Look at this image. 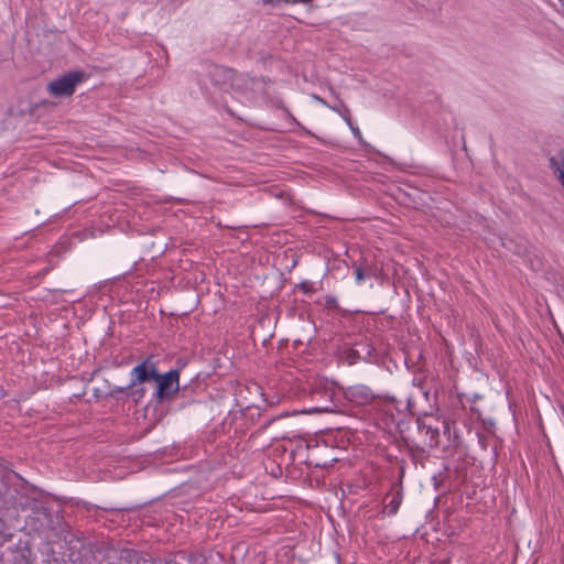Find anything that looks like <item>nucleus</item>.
<instances>
[{"label":"nucleus","instance_id":"12","mask_svg":"<svg viewBox=\"0 0 564 564\" xmlns=\"http://www.w3.org/2000/svg\"><path fill=\"white\" fill-rule=\"evenodd\" d=\"M265 3H272L273 0H263Z\"/></svg>","mask_w":564,"mask_h":564},{"label":"nucleus","instance_id":"8","mask_svg":"<svg viewBox=\"0 0 564 564\" xmlns=\"http://www.w3.org/2000/svg\"><path fill=\"white\" fill-rule=\"evenodd\" d=\"M356 279H357L358 281H361V280L364 279V274H362V271H361V269H360V268H357V269H356Z\"/></svg>","mask_w":564,"mask_h":564},{"label":"nucleus","instance_id":"3","mask_svg":"<svg viewBox=\"0 0 564 564\" xmlns=\"http://www.w3.org/2000/svg\"><path fill=\"white\" fill-rule=\"evenodd\" d=\"M155 382L158 384L155 392L156 399L159 401L170 399L180 390V371L174 369L164 375L158 373Z\"/></svg>","mask_w":564,"mask_h":564},{"label":"nucleus","instance_id":"11","mask_svg":"<svg viewBox=\"0 0 564 564\" xmlns=\"http://www.w3.org/2000/svg\"><path fill=\"white\" fill-rule=\"evenodd\" d=\"M285 2H300L299 0H284Z\"/></svg>","mask_w":564,"mask_h":564},{"label":"nucleus","instance_id":"13","mask_svg":"<svg viewBox=\"0 0 564 564\" xmlns=\"http://www.w3.org/2000/svg\"><path fill=\"white\" fill-rule=\"evenodd\" d=\"M561 2H564V0H560Z\"/></svg>","mask_w":564,"mask_h":564},{"label":"nucleus","instance_id":"4","mask_svg":"<svg viewBox=\"0 0 564 564\" xmlns=\"http://www.w3.org/2000/svg\"><path fill=\"white\" fill-rule=\"evenodd\" d=\"M347 393L354 402H357L359 404H368L376 397L372 390L364 384H356L350 387Z\"/></svg>","mask_w":564,"mask_h":564},{"label":"nucleus","instance_id":"2","mask_svg":"<svg viewBox=\"0 0 564 564\" xmlns=\"http://www.w3.org/2000/svg\"><path fill=\"white\" fill-rule=\"evenodd\" d=\"M84 73L69 72L47 84V91L54 97H69L78 84L84 80Z\"/></svg>","mask_w":564,"mask_h":564},{"label":"nucleus","instance_id":"9","mask_svg":"<svg viewBox=\"0 0 564 564\" xmlns=\"http://www.w3.org/2000/svg\"><path fill=\"white\" fill-rule=\"evenodd\" d=\"M345 112H346V115H344V118L346 119V121H348V122H349L350 117H349V111H348V109H346V110H345Z\"/></svg>","mask_w":564,"mask_h":564},{"label":"nucleus","instance_id":"1","mask_svg":"<svg viewBox=\"0 0 564 564\" xmlns=\"http://www.w3.org/2000/svg\"><path fill=\"white\" fill-rule=\"evenodd\" d=\"M158 373L155 362L149 357L132 368L130 384L126 388H120L119 391L138 401L143 397L144 389H135V387L151 380L155 381Z\"/></svg>","mask_w":564,"mask_h":564},{"label":"nucleus","instance_id":"5","mask_svg":"<svg viewBox=\"0 0 564 564\" xmlns=\"http://www.w3.org/2000/svg\"><path fill=\"white\" fill-rule=\"evenodd\" d=\"M422 430L425 435L429 437V446L434 447L438 444L440 432L437 427H432L431 425H423Z\"/></svg>","mask_w":564,"mask_h":564},{"label":"nucleus","instance_id":"7","mask_svg":"<svg viewBox=\"0 0 564 564\" xmlns=\"http://www.w3.org/2000/svg\"><path fill=\"white\" fill-rule=\"evenodd\" d=\"M550 165L555 172L561 174V171H564V159L553 156L550 159Z\"/></svg>","mask_w":564,"mask_h":564},{"label":"nucleus","instance_id":"10","mask_svg":"<svg viewBox=\"0 0 564 564\" xmlns=\"http://www.w3.org/2000/svg\"><path fill=\"white\" fill-rule=\"evenodd\" d=\"M288 415H289V413L285 412V413L281 414L279 417H286Z\"/></svg>","mask_w":564,"mask_h":564},{"label":"nucleus","instance_id":"6","mask_svg":"<svg viewBox=\"0 0 564 564\" xmlns=\"http://www.w3.org/2000/svg\"><path fill=\"white\" fill-rule=\"evenodd\" d=\"M402 498L399 494H395L391 497L390 501L384 506V512L388 514H395L400 508Z\"/></svg>","mask_w":564,"mask_h":564}]
</instances>
